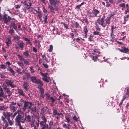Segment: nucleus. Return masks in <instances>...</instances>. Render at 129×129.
Here are the masks:
<instances>
[{"instance_id":"49","label":"nucleus","mask_w":129,"mask_h":129,"mask_svg":"<svg viewBox=\"0 0 129 129\" xmlns=\"http://www.w3.org/2000/svg\"><path fill=\"white\" fill-rule=\"evenodd\" d=\"M8 85L7 86L6 85H4V84H3V88L5 90H7L8 89H9V88H8Z\"/></svg>"},{"instance_id":"19","label":"nucleus","mask_w":129,"mask_h":129,"mask_svg":"<svg viewBox=\"0 0 129 129\" xmlns=\"http://www.w3.org/2000/svg\"><path fill=\"white\" fill-rule=\"evenodd\" d=\"M36 84H38V88L40 87H42L43 86V83L39 79L36 83Z\"/></svg>"},{"instance_id":"52","label":"nucleus","mask_w":129,"mask_h":129,"mask_svg":"<svg viewBox=\"0 0 129 129\" xmlns=\"http://www.w3.org/2000/svg\"><path fill=\"white\" fill-rule=\"evenodd\" d=\"M7 120H8V122L9 123L10 125H12L13 124V123L10 119V118H9Z\"/></svg>"},{"instance_id":"6","label":"nucleus","mask_w":129,"mask_h":129,"mask_svg":"<svg viewBox=\"0 0 129 129\" xmlns=\"http://www.w3.org/2000/svg\"><path fill=\"white\" fill-rule=\"evenodd\" d=\"M50 5L55 6L60 4L59 0H49Z\"/></svg>"},{"instance_id":"39","label":"nucleus","mask_w":129,"mask_h":129,"mask_svg":"<svg viewBox=\"0 0 129 129\" xmlns=\"http://www.w3.org/2000/svg\"><path fill=\"white\" fill-rule=\"evenodd\" d=\"M29 60V59H28L27 60V59H25L23 61H24V63L26 65H29V62L28 60Z\"/></svg>"},{"instance_id":"60","label":"nucleus","mask_w":129,"mask_h":129,"mask_svg":"<svg viewBox=\"0 0 129 129\" xmlns=\"http://www.w3.org/2000/svg\"><path fill=\"white\" fill-rule=\"evenodd\" d=\"M19 112V110H18L16 111L15 112L13 116V117L14 118L15 117V116L17 115Z\"/></svg>"},{"instance_id":"20","label":"nucleus","mask_w":129,"mask_h":129,"mask_svg":"<svg viewBox=\"0 0 129 129\" xmlns=\"http://www.w3.org/2000/svg\"><path fill=\"white\" fill-rule=\"evenodd\" d=\"M24 103V100L21 99L18 102L17 105L19 107H20L21 106L23 105Z\"/></svg>"},{"instance_id":"7","label":"nucleus","mask_w":129,"mask_h":129,"mask_svg":"<svg viewBox=\"0 0 129 129\" xmlns=\"http://www.w3.org/2000/svg\"><path fill=\"white\" fill-rule=\"evenodd\" d=\"M23 4H24L23 6L25 10L29 9L31 6V2L27 3L26 2Z\"/></svg>"},{"instance_id":"44","label":"nucleus","mask_w":129,"mask_h":129,"mask_svg":"<svg viewBox=\"0 0 129 129\" xmlns=\"http://www.w3.org/2000/svg\"><path fill=\"white\" fill-rule=\"evenodd\" d=\"M99 56L96 55L95 56H92L91 57H92V60H93L94 61H95L96 60L98 59V58Z\"/></svg>"},{"instance_id":"15","label":"nucleus","mask_w":129,"mask_h":129,"mask_svg":"<svg viewBox=\"0 0 129 129\" xmlns=\"http://www.w3.org/2000/svg\"><path fill=\"white\" fill-rule=\"evenodd\" d=\"M3 114L5 117V118L8 119L10 118L11 115L9 112L7 111L5 112H4Z\"/></svg>"},{"instance_id":"54","label":"nucleus","mask_w":129,"mask_h":129,"mask_svg":"<svg viewBox=\"0 0 129 129\" xmlns=\"http://www.w3.org/2000/svg\"><path fill=\"white\" fill-rule=\"evenodd\" d=\"M15 24V23L13 22L11 23L9 25L10 27V28H13Z\"/></svg>"},{"instance_id":"41","label":"nucleus","mask_w":129,"mask_h":129,"mask_svg":"<svg viewBox=\"0 0 129 129\" xmlns=\"http://www.w3.org/2000/svg\"><path fill=\"white\" fill-rule=\"evenodd\" d=\"M83 31L84 32L85 34H86L88 32V30L87 29V27L86 26H85L83 27Z\"/></svg>"},{"instance_id":"53","label":"nucleus","mask_w":129,"mask_h":129,"mask_svg":"<svg viewBox=\"0 0 129 129\" xmlns=\"http://www.w3.org/2000/svg\"><path fill=\"white\" fill-rule=\"evenodd\" d=\"M53 46L52 45H50V48L48 49V51L49 52H51L53 50Z\"/></svg>"},{"instance_id":"55","label":"nucleus","mask_w":129,"mask_h":129,"mask_svg":"<svg viewBox=\"0 0 129 129\" xmlns=\"http://www.w3.org/2000/svg\"><path fill=\"white\" fill-rule=\"evenodd\" d=\"M66 119L67 120V122L69 123H70L71 122L70 119L69 117H68L67 116H66L65 117Z\"/></svg>"},{"instance_id":"47","label":"nucleus","mask_w":129,"mask_h":129,"mask_svg":"<svg viewBox=\"0 0 129 129\" xmlns=\"http://www.w3.org/2000/svg\"><path fill=\"white\" fill-rule=\"evenodd\" d=\"M42 119L43 120V121L45 122V123H46L47 120L45 116L44 115H43L42 117Z\"/></svg>"},{"instance_id":"43","label":"nucleus","mask_w":129,"mask_h":129,"mask_svg":"<svg viewBox=\"0 0 129 129\" xmlns=\"http://www.w3.org/2000/svg\"><path fill=\"white\" fill-rule=\"evenodd\" d=\"M38 88L40 89V93H44V89L43 87H38Z\"/></svg>"},{"instance_id":"45","label":"nucleus","mask_w":129,"mask_h":129,"mask_svg":"<svg viewBox=\"0 0 129 129\" xmlns=\"http://www.w3.org/2000/svg\"><path fill=\"white\" fill-rule=\"evenodd\" d=\"M17 56L19 57V59L21 61H24L25 59L21 55H17Z\"/></svg>"},{"instance_id":"32","label":"nucleus","mask_w":129,"mask_h":129,"mask_svg":"<svg viewBox=\"0 0 129 129\" xmlns=\"http://www.w3.org/2000/svg\"><path fill=\"white\" fill-rule=\"evenodd\" d=\"M8 70L12 73L13 76H14L15 75V72L11 67H9Z\"/></svg>"},{"instance_id":"18","label":"nucleus","mask_w":129,"mask_h":129,"mask_svg":"<svg viewBox=\"0 0 129 129\" xmlns=\"http://www.w3.org/2000/svg\"><path fill=\"white\" fill-rule=\"evenodd\" d=\"M0 91V101L2 102L3 101V99L2 98H1V97L3 96V95L4 94L2 88L1 89Z\"/></svg>"},{"instance_id":"62","label":"nucleus","mask_w":129,"mask_h":129,"mask_svg":"<svg viewBox=\"0 0 129 129\" xmlns=\"http://www.w3.org/2000/svg\"><path fill=\"white\" fill-rule=\"evenodd\" d=\"M42 79L43 80H44V81H45L47 83H48L49 82V80L47 78H43Z\"/></svg>"},{"instance_id":"27","label":"nucleus","mask_w":129,"mask_h":129,"mask_svg":"<svg viewBox=\"0 0 129 129\" xmlns=\"http://www.w3.org/2000/svg\"><path fill=\"white\" fill-rule=\"evenodd\" d=\"M70 126V124L64 123L63 124L62 126L63 128H65V129H70L69 126Z\"/></svg>"},{"instance_id":"24","label":"nucleus","mask_w":129,"mask_h":129,"mask_svg":"<svg viewBox=\"0 0 129 129\" xmlns=\"http://www.w3.org/2000/svg\"><path fill=\"white\" fill-rule=\"evenodd\" d=\"M71 26L73 28L74 27H75L77 28H79V24L77 22H76L74 23H73Z\"/></svg>"},{"instance_id":"3","label":"nucleus","mask_w":129,"mask_h":129,"mask_svg":"<svg viewBox=\"0 0 129 129\" xmlns=\"http://www.w3.org/2000/svg\"><path fill=\"white\" fill-rule=\"evenodd\" d=\"M34 104H32V102H25L24 105V106L22 108L23 111H25L26 109H28L31 108L32 105H34Z\"/></svg>"},{"instance_id":"30","label":"nucleus","mask_w":129,"mask_h":129,"mask_svg":"<svg viewBox=\"0 0 129 129\" xmlns=\"http://www.w3.org/2000/svg\"><path fill=\"white\" fill-rule=\"evenodd\" d=\"M116 12H115L111 13L109 15V17H108L110 19L111 18H113L114 16L116 14Z\"/></svg>"},{"instance_id":"12","label":"nucleus","mask_w":129,"mask_h":129,"mask_svg":"<svg viewBox=\"0 0 129 129\" xmlns=\"http://www.w3.org/2000/svg\"><path fill=\"white\" fill-rule=\"evenodd\" d=\"M29 86L28 83L27 82L24 81L23 85V87L26 91H28L29 89L28 88Z\"/></svg>"},{"instance_id":"64","label":"nucleus","mask_w":129,"mask_h":129,"mask_svg":"<svg viewBox=\"0 0 129 129\" xmlns=\"http://www.w3.org/2000/svg\"><path fill=\"white\" fill-rule=\"evenodd\" d=\"M17 126H19V129H24V127L21 125V124H18L16 125Z\"/></svg>"},{"instance_id":"36","label":"nucleus","mask_w":129,"mask_h":129,"mask_svg":"<svg viewBox=\"0 0 129 129\" xmlns=\"http://www.w3.org/2000/svg\"><path fill=\"white\" fill-rule=\"evenodd\" d=\"M129 97V94L126 93L123 95V98L122 99L123 100H124L126 98H128Z\"/></svg>"},{"instance_id":"25","label":"nucleus","mask_w":129,"mask_h":129,"mask_svg":"<svg viewBox=\"0 0 129 129\" xmlns=\"http://www.w3.org/2000/svg\"><path fill=\"white\" fill-rule=\"evenodd\" d=\"M18 93L19 95L23 96H25L24 94L23 93V91L22 89H18Z\"/></svg>"},{"instance_id":"8","label":"nucleus","mask_w":129,"mask_h":129,"mask_svg":"<svg viewBox=\"0 0 129 129\" xmlns=\"http://www.w3.org/2000/svg\"><path fill=\"white\" fill-rule=\"evenodd\" d=\"M53 111L52 116L54 117V116L57 115L58 116H60V115H62V114L61 113H60L58 112L57 110L54 109H52Z\"/></svg>"},{"instance_id":"26","label":"nucleus","mask_w":129,"mask_h":129,"mask_svg":"<svg viewBox=\"0 0 129 129\" xmlns=\"http://www.w3.org/2000/svg\"><path fill=\"white\" fill-rule=\"evenodd\" d=\"M23 55L27 58L29 56V51L28 50H26L23 53Z\"/></svg>"},{"instance_id":"31","label":"nucleus","mask_w":129,"mask_h":129,"mask_svg":"<svg viewBox=\"0 0 129 129\" xmlns=\"http://www.w3.org/2000/svg\"><path fill=\"white\" fill-rule=\"evenodd\" d=\"M110 20L111 19L109 17H107V18H106L105 19V21H106V23L105 24H106V25L107 24L109 25L110 24Z\"/></svg>"},{"instance_id":"40","label":"nucleus","mask_w":129,"mask_h":129,"mask_svg":"<svg viewBox=\"0 0 129 129\" xmlns=\"http://www.w3.org/2000/svg\"><path fill=\"white\" fill-rule=\"evenodd\" d=\"M18 64L19 65V66H20L21 67V68L23 69H24V65L22 62H19L18 63Z\"/></svg>"},{"instance_id":"37","label":"nucleus","mask_w":129,"mask_h":129,"mask_svg":"<svg viewBox=\"0 0 129 129\" xmlns=\"http://www.w3.org/2000/svg\"><path fill=\"white\" fill-rule=\"evenodd\" d=\"M41 75L42 76L47 78L49 79H50V77L47 76V75H48V73H41Z\"/></svg>"},{"instance_id":"61","label":"nucleus","mask_w":129,"mask_h":129,"mask_svg":"<svg viewBox=\"0 0 129 129\" xmlns=\"http://www.w3.org/2000/svg\"><path fill=\"white\" fill-rule=\"evenodd\" d=\"M14 39L16 40L17 41H19L20 40V38L18 36H14Z\"/></svg>"},{"instance_id":"50","label":"nucleus","mask_w":129,"mask_h":129,"mask_svg":"<svg viewBox=\"0 0 129 129\" xmlns=\"http://www.w3.org/2000/svg\"><path fill=\"white\" fill-rule=\"evenodd\" d=\"M30 71L31 73H33L35 72V71L33 69V67L32 66L30 67L29 68Z\"/></svg>"},{"instance_id":"38","label":"nucleus","mask_w":129,"mask_h":129,"mask_svg":"<svg viewBox=\"0 0 129 129\" xmlns=\"http://www.w3.org/2000/svg\"><path fill=\"white\" fill-rule=\"evenodd\" d=\"M41 129H48V125L47 124H45V125L42 126Z\"/></svg>"},{"instance_id":"16","label":"nucleus","mask_w":129,"mask_h":129,"mask_svg":"<svg viewBox=\"0 0 129 129\" xmlns=\"http://www.w3.org/2000/svg\"><path fill=\"white\" fill-rule=\"evenodd\" d=\"M98 23L100 25L102 26L103 27H105L106 26V24L104 23L103 22L101 21L99 19L97 20Z\"/></svg>"},{"instance_id":"1","label":"nucleus","mask_w":129,"mask_h":129,"mask_svg":"<svg viewBox=\"0 0 129 129\" xmlns=\"http://www.w3.org/2000/svg\"><path fill=\"white\" fill-rule=\"evenodd\" d=\"M24 115L22 112L18 113L15 119V125L21 124V122L24 123L25 121V119L24 118Z\"/></svg>"},{"instance_id":"57","label":"nucleus","mask_w":129,"mask_h":129,"mask_svg":"<svg viewBox=\"0 0 129 129\" xmlns=\"http://www.w3.org/2000/svg\"><path fill=\"white\" fill-rule=\"evenodd\" d=\"M61 24H63L66 29H68V26L67 24H66L65 23L63 22H61Z\"/></svg>"},{"instance_id":"13","label":"nucleus","mask_w":129,"mask_h":129,"mask_svg":"<svg viewBox=\"0 0 129 129\" xmlns=\"http://www.w3.org/2000/svg\"><path fill=\"white\" fill-rule=\"evenodd\" d=\"M2 120L3 121L4 123H5V128H3V129H6L8 126V124L7 121L5 120V118L3 116H2L1 117Z\"/></svg>"},{"instance_id":"9","label":"nucleus","mask_w":129,"mask_h":129,"mask_svg":"<svg viewBox=\"0 0 129 129\" xmlns=\"http://www.w3.org/2000/svg\"><path fill=\"white\" fill-rule=\"evenodd\" d=\"M17 43L19 47L20 48L21 50H23L24 45V43H23V41H21L20 42L18 41Z\"/></svg>"},{"instance_id":"58","label":"nucleus","mask_w":129,"mask_h":129,"mask_svg":"<svg viewBox=\"0 0 129 129\" xmlns=\"http://www.w3.org/2000/svg\"><path fill=\"white\" fill-rule=\"evenodd\" d=\"M14 31L13 29H10L9 31V33L10 34L14 33Z\"/></svg>"},{"instance_id":"28","label":"nucleus","mask_w":129,"mask_h":129,"mask_svg":"<svg viewBox=\"0 0 129 129\" xmlns=\"http://www.w3.org/2000/svg\"><path fill=\"white\" fill-rule=\"evenodd\" d=\"M10 110L13 111V112L15 111V110L17 109V107L16 108L14 106H12V105H10Z\"/></svg>"},{"instance_id":"23","label":"nucleus","mask_w":129,"mask_h":129,"mask_svg":"<svg viewBox=\"0 0 129 129\" xmlns=\"http://www.w3.org/2000/svg\"><path fill=\"white\" fill-rule=\"evenodd\" d=\"M44 16L43 17V18H44V20L42 21V22L44 24L46 23H47V16L48 15V14H43Z\"/></svg>"},{"instance_id":"56","label":"nucleus","mask_w":129,"mask_h":129,"mask_svg":"<svg viewBox=\"0 0 129 129\" xmlns=\"http://www.w3.org/2000/svg\"><path fill=\"white\" fill-rule=\"evenodd\" d=\"M17 70L16 71L17 72L20 74L22 75V73L21 72V70L20 69L17 68Z\"/></svg>"},{"instance_id":"14","label":"nucleus","mask_w":129,"mask_h":129,"mask_svg":"<svg viewBox=\"0 0 129 129\" xmlns=\"http://www.w3.org/2000/svg\"><path fill=\"white\" fill-rule=\"evenodd\" d=\"M23 39L26 42V45H27L29 44L30 46H31L32 45V43L30 42V39H28L27 38H25L24 37H23Z\"/></svg>"},{"instance_id":"5","label":"nucleus","mask_w":129,"mask_h":129,"mask_svg":"<svg viewBox=\"0 0 129 129\" xmlns=\"http://www.w3.org/2000/svg\"><path fill=\"white\" fill-rule=\"evenodd\" d=\"M24 118L25 119V121H26L28 122H30L31 121L32 123H34L35 122V118H33L32 120H31V116L30 115H27V114H26L25 115V117Z\"/></svg>"},{"instance_id":"34","label":"nucleus","mask_w":129,"mask_h":129,"mask_svg":"<svg viewBox=\"0 0 129 129\" xmlns=\"http://www.w3.org/2000/svg\"><path fill=\"white\" fill-rule=\"evenodd\" d=\"M7 40L8 41H6L5 43L7 46H9V44H11V39L9 38H7Z\"/></svg>"},{"instance_id":"46","label":"nucleus","mask_w":129,"mask_h":129,"mask_svg":"<svg viewBox=\"0 0 129 129\" xmlns=\"http://www.w3.org/2000/svg\"><path fill=\"white\" fill-rule=\"evenodd\" d=\"M43 110L44 112H47L48 111V108L47 106L44 107L43 108Z\"/></svg>"},{"instance_id":"21","label":"nucleus","mask_w":129,"mask_h":129,"mask_svg":"<svg viewBox=\"0 0 129 129\" xmlns=\"http://www.w3.org/2000/svg\"><path fill=\"white\" fill-rule=\"evenodd\" d=\"M36 12H37L38 14V17L40 21H42V15L41 13V12L40 11H38L35 9L34 10Z\"/></svg>"},{"instance_id":"4","label":"nucleus","mask_w":129,"mask_h":129,"mask_svg":"<svg viewBox=\"0 0 129 129\" xmlns=\"http://www.w3.org/2000/svg\"><path fill=\"white\" fill-rule=\"evenodd\" d=\"M5 83L6 84L10 86L12 88H14L16 87V85L14 84V81H12L11 80L7 79L5 80Z\"/></svg>"},{"instance_id":"17","label":"nucleus","mask_w":129,"mask_h":129,"mask_svg":"<svg viewBox=\"0 0 129 129\" xmlns=\"http://www.w3.org/2000/svg\"><path fill=\"white\" fill-rule=\"evenodd\" d=\"M8 15L6 14L5 12L4 13V14L3 16V18L4 19V23L6 24H7L8 22V21L7 20V16Z\"/></svg>"},{"instance_id":"29","label":"nucleus","mask_w":129,"mask_h":129,"mask_svg":"<svg viewBox=\"0 0 129 129\" xmlns=\"http://www.w3.org/2000/svg\"><path fill=\"white\" fill-rule=\"evenodd\" d=\"M31 112L35 113L36 112V106L32 107V105L30 108Z\"/></svg>"},{"instance_id":"33","label":"nucleus","mask_w":129,"mask_h":129,"mask_svg":"<svg viewBox=\"0 0 129 129\" xmlns=\"http://www.w3.org/2000/svg\"><path fill=\"white\" fill-rule=\"evenodd\" d=\"M52 5H49L48 8L50 9V11L51 12H53L54 10L57 11V10L56 9H55L52 6Z\"/></svg>"},{"instance_id":"11","label":"nucleus","mask_w":129,"mask_h":129,"mask_svg":"<svg viewBox=\"0 0 129 129\" xmlns=\"http://www.w3.org/2000/svg\"><path fill=\"white\" fill-rule=\"evenodd\" d=\"M39 79L36 76H31L30 78V80L33 83H36Z\"/></svg>"},{"instance_id":"10","label":"nucleus","mask_w":129,"mask_h":129,"mask_svg":"<svg viewBox=\"0 0 129 129\" xmlns=\"http://www.w3.org/2000/svg\"><path fill=\"white\" fill-rule=\"evenodd\" d=\"M121 52L124 53H126L128 52L129 49L128 48L124 47H122L121 49H118Z\"/></svg>"},{"instance_id":"35","label":"nucleus","mask_w":129,"mask_h":129,"mask_svg":"<svg viewBox=\"0 0 129 129\" xmlns=\"http://www.w3.org/2000/svg\"><path fill=\"white\" fill-rule=\"evenodd\" d=\"M93 34L94 35H99L100 36H102L101 33L97 31H94L93 32Z\"/></svg>"},{"instance_id":"59","label":"nucleus","mask_w":129,"mask_h":129,"mask_svg":"<svg viewBox=\"0 0 129 129\" xmlns=\"http://www.w3.org/2000/svg\"><path fill=\"white\" fill-rule=\"evenodd\" d=\"M1 68L2 69H5L6 68V67L5 65L3 64H2L1 65Z\"/></svg>"},{"instance_id":"51","label":"nucleus","mask_w":129,"mask_h":129,"mask_svg":"<svg viewBox=\"0 0 129 129\" xmlns=\"http://www.w3.org/2000/svg\"><path fill=\"white\" fill-rule=\"evenodd\" d=\"M119 7H122L124 8L125 7V5L124 3L121 4L119 5Z\"/></svg>"},{"instance_id":"63","label":"nucleus","mask_w":129,"mask_h":129,"mask_svg":"<svg viewBox=\"0 0 129 129\" xmlns=\"http://www.w3.org/2000/svg\"><path fill=\"white\" fill-rule=\"evenodd\" d=\"M44 93H40V98L41 99H43L44 98Z\"/></svg>"},{"instance_id":"2","label":"nucleus","mask_w":129,"mask_h":129,"mask_svg":"<svg viewBox=\"0 0 129 129\" xmlns=\"http://www.w3.org/2000/svg\"><path fill=\"white\" fill-rule=\"evenodd\" d=\"M100 11L96 9L93 8V10H89L87 11V15L89 18H93L97 16V15L99 14Z\"/></svg>"},{"instance_id":"42","label":"nucleus","mask_w":129,"mask_h":129,"mask_svg":"<svg viewBox=\"0 0 129 129\" xmlns=\"http://www.w3.org/2000/svg\"><path fill=\"white\" fill-rule=\"evenodd\" d=\"M111 30L112 31V33L114 31V29H115L116 28V26H115L114 25H112L111 26Z\"/></svg>"},{"instance_id":"48","label":"nucleus","mask_w":129,"mask_h":129,"mask_svg":"<svg viewBox=\"0 0 129 129\" xmlns=\"http://www.w3.org/2000/svg\"><path fill=\"white\" fill-rule=\"evenodd\" d=\"M7 93L8 94L9 96H10L12 95V93L9 90V89L6 91Z\"/></svg>"},{"instance_id":"22","label":"nucleus","mask_w":129,"mask_h":129,"mask_svg":"<svg viewBox=\"0 0 129 129\" xmlns=\"http://www.w3.org/2000/svg\"><path fill=\"white\" fill-rule=\"evenodd\" d=\"M23 73L26 75L27 80H28L30 79L31 76L29 73H27L25 71Z\"/></svg>"}]
</instances>
